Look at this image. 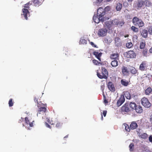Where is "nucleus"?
Returning <instances> with one entry per match:
<instances>
[{
	"label": "nucleus",
	"instance_id": "1",
	"mask_svg": "<svg viewBox=\"0 0 152 152\" xmlns=\"http://www.w3.org/2000/svg\"><path fill=\"white\" fill-rule=\"evenodd\" d=\"M97 75L98 77L100 79L104 78L106 79L108 76V72L107 70L104 67H102L101 68V73L98 72V70L97 71Z\"/></svg>",
	"mask_w": 152,
	"mask_h": 152
},
{
	"label": "nucleus",
	"instance_id": "2",
	"mask_svg": "<svg viewBox=\"0 0 152 152\" xmlns=\"http://www.w3.org/2000/svg\"><path fill=\"white\" fill-rule=\"evenodd\" d=\"M133 24L139 28L142 27L144 26L145 24L143 21L137 17H134L132 20Z\"/></svg>",
	"mask_w": 152,
	"mask_h": 152
},
{
	"label": "nucleus",
	"instance_id": "3",
	"mask_svg": "<svg viewBox=\"0 0 152 152\" xmlns=\"http://www.w3.org/2000/svg\"><path fill=\"white\" fill-rule=\"evenodd\" d=\"M142 104L145 108H149L151 106V104L146 97H143L141 99Z\"/></svg>",
	"mask_w": 152,
	"mask_h": 152
},
{
	"label": "nucleus",
	"instance_id": "4",
	"mask_svg": "<svg viewBox=\"0 0 152 152\" xmlns=\"http://www.w3.org/2000/svg\"><path fill=\"white\" fill-rule=\"evenodd\" d=\"M121 111L122 113H128L130 111L129 108V104L128 103H125L121 108Z\"/></svg>",
	"mask_w": 152,
	"mask_h": 152
},
{
	"label": "nucleus",
	"instance_id": "5",
	"mask_svg": "<svg viewBox=\"0 0 152 152\" xmlns=\"http://www.w3.org/2000/svg\"><path fill=\"white\" fill-rule=\"evenodd\" d=\"M136 54L133 50H129L126 52V56L127 58H134L136 57Z\"/></svg>",
	"mask_w": 152,
	"mask_h": 152
},
{
	"label": "nucleus",
	"instance_id": "6",
	"mask_svg": "<svg viewBox=\"0 0 152 152\" xmlns=\"http://www.w3.org/2000/svg\"><path fill=\"white\" fill-rule=\"evenodd\" d=\"M25 125L27 127H32L34 125L33 122H34V121L31 120L27 117H26L25 118Z\"/></svg>",
	"mask_w": 152,
	"mask_h": 152
},
{
	"label": "nucleus",
	"instance_id": "7",
	"mask_svg": "<svg viewBox=\"0 0 152 152\" xmlns=\"http://www.w3.org/2000/svg\"><path fill=\"white\" fill-rule=\"evenodd\" d=\"M97 15L100 17L104 18V15L105 14V12L102 7L98 9L97 10Z\"/></svg>",
	"mask_w": 152,
	"mask_h": 152
},
{
	"label": "nucleus",
	"instance_id": "8",
	"mask_svg": "<svg viewBox=\"0 0 152 152\" xmlns=\"http://www.w3.org/2000/svg\"><path fill=\"white\" fill-rule=\"evenodd\" d=\"M107 33V30L106 28L100 29L98 31V34L99 37H104Z\"/></svg>",
	"mask_w": 152,
	"mask_h": 152
},
{
	"label": "nucleus",
	"instance_id": "9",
	"mask_svg": "<svg viewBox=\"0 0 152 152\" xmlns=\"http://www.w3.org/2000/svg\"><path fill=\"white\" fill-rule=\"evenodd\" d=\"M121 69L122 74L123 76H127L129 75V71L127 67L123 66L121 67Z\"/></svg>",
	"mask_w": 152,
	"mask_h": 152
},
{
	"label": "nucleus",
	"instance_id": "10",
	"mask_svg": "<svg viewBox=\"0 0 152 152\" xmlns=\"http://www.w3.org/2000/svg\"><path fill=\"white\" fill-rule=\"evenodd\" d=\"M40 106L39 107H40L38 110L39 113H37V116L40 113L39 112H42L43 113H45L46 111V108L45 107L46 106V104H44L41 103V104H40Z\"/></svg>",
	"mask_w": 152,
	"mask_h": 152
},
{
	"label": "nucleus",
	"instance_id": "11",
	"mask_svg": "<svg viewBox=\"0 0 152 152\" xmlns=\"http://www.w3.org/2000/svg\"><path fill=\"white\" fill-rule=\"evenodd\" d=\"M98 16H97V15H94L93 16V19L95 23H98L100 21L102 22L104 21V18L102 17L100 18L99 17V18H98Z\"/></svg>",
	"mask_w": 152,
	"mask_h": 152
},
{
	"label": "nucleus",
	"instance_id": "12",
	"mask_svg": "<svg viewBox=\"0 0 152 152\" xmlns=\"http://www.w3.org/2000/svg\"><path fill=\"white\" fill-rule=\"evenodd\" d=\"M125 99L124 95H121L117 102V105L118 107L120 106L125 101Z\"/></svg>",
	"mask_w": 152,
	"mask_h": 152
},
{
	"label": "nucleus",
	"instance_id": "13",
	"mask_svg": "<svg viewBox=\"0 0 152 152\" xmlns=\"http://www.w3.org/2000/svg\"><path fill=\"white\" fill-rule=\"evenodd\" d=\"M148 66L147 62L145 61H143L140 64L139 69L142 71L145 70Z\"/></svg>",
	"mask_w": 152,
	"mask_h": 152
},
{
	"label": "nucleus",
	"instance_id": "14",
	"mask_svg": "<svg viewBox=\"0 0 152 152\" xmlns=\"http://www.w3.org/2000/svg\"><path fill=\"white\" fill-rule=\"evenodd\" d=\"M107 87L109 90L112 92H114L115 90V88L114 85L111 82H109L107 84Z\"/></svg>",
	"mask_w": 152,
	"mask_h": 152
},
{
	"label": "nucleus",
	"instance_id": "15",
	"mask_svg": "<svg viewBox=\"0 0 152 152\" xmlns=\"http://www.w3.org/2000/svg\"><path fill=\"white\" fill-rule=\"evenodd\" d=\"M22 11L23 12V15L25 19L27 20L28 16H29V12L28 9L25 8L22 9Z\"/></svg>",
	"mask_w": 152,
	"mask_h": 152
},
{
	"label": "nucleus",
	"instance_id": "16",
	"mask_svg": "<svg viewBox=\"0 0 152 152\" xmlns=\"http://www.w3.org/2000/svg\"><path fill=\"white\" fill-rule=\"evenodd\" d=\"M143 6H145L146 8L152 6V3L148 0H145L143 1Z\"/></svg>",
	"mask_w": 152,
	"mask_h": 152
},
{
	"label": "nucleus",
	"instance_id": "17",
	"mask_svg": "<svg viewBox=\"0 0 152 152\" xmlns=\"http://www.w3.org/2000/svg\"><path fill=\"white\" fill-rule=\"evenodd\" d=\"M119 55L118 53H114L111 54L110 56V58L111 59L119 60Z\"/></svg>",
	"mask_w": 152,
	"mask_h": 152
},
{
	"label": "nucleus",
	"instance_id": "18",
	"mask_svg": "<svg viewBox=\"0 0 152 152\" xmlns=\"http://www.w3.org/2000/svg\"><path fill=\"white\" fill-rule=\"evenodd\" d=\"M130 126V128L132 130L134 129H136L138 127V125L135 121L132 122Z\"/></svg>",
	"mask_w": 152,
	"mask_h": 152
},
{
	"label": "nucleus",
	"instance_id": "19",
	"mask_svg": "<svg viewBox=\"0 0 152 152\" xmlns=\"http://www.w3.org/2000/svg\"><path fill=\"white\" fill-rule=\"evenodd\" d=\"M135 110L136 112L137 113H141L143 112L142 107L140 105H137Z\"/></svg>",
	"mask_w": 152,
	"mask_h": 152
},
{
	"label": "nucleus",
	"instance_id": "20",
	"mask_svg": "<svg viewBox=\"0 0 152 152\" xmlns=\"http://www.w3.org/2000/svg\"><path fill=\"white\" fill-rule=\"evenodd\" d=\"M55 124H56V127L58 128H61L63 124L59 121L57 119H55Z\"/></svg>",
	"mask_w": 152,
	"mask_h": 152
},
{
	"label": "nucleus",
	"instance_id": "21",
	"mask_svg": "<svg viewBox=\"0 0 152 152\" xmlns=\"http://www.w3.org/2000/svg\"><path fill=\"white\" fill-rule=\"evenodd\" d=\"M115 44L117 46H120L121 45V41L120 38L119 37H116L115 38Z\"/></svg>",
	"mask_w": 152,
	"mask_h": 152
},
{
	"label": "nucleus",
	"instance_id": "22",
	"mask_svg": "<svg viewBox=\"0 0 152 152\" xmlns=\"http://www.w3.org/2000/svg\"><path fill=\"white\" fill-rule=\"evenodd\" d=\"M102 53L101 52L99 53L97 51H94L93 52V55L99 60V61H101V58L100 57L102 55Z\"/></svg>",
	"mask_w": 152,
	"mask_h": 152
},
{
	"label": "nucleus",
	"instance_id": "23",
	"mask_svg": "<svg viewBox=\"0 0 152 152\" xmlns=\"http://www.w3.org/2000/svg\"><path fill=\"white\" fill-rule=\"evenodd\" d=\"M141 35L144 38H146L148 37V32L147 30L143 29L141 32Z\"/></svg>",
	"mask_w": 152,
	"mask_h": 152
},
{
	"label": "nucleus",
	"instance_id": "24",
	"mask_svg": "<svg viewBox=\"0 0 152 152\" xmlns=\"http://www.w3.org/2000/svg\"><path fill=\"white\" fill-rule=\"evenodd\" d=\"M117 60H115L111 61V64L112 67H115L118 66V63Z\"/></svg>",
	"mask_w": 152,
	"mask_h": 152
},
{
	"label": "nucleus",
	"instance_id": "25",
	"mask_svg": "<svg viewBox=\"0 0 152 152\" xmlns=\"http://www.w3.org/2000/svg\"><path fill=\"white\" fill-rule=\"evenodd\" d=\"M139 135L140 137L144 139L147 138L148 137V135L146 133H140Z\"/></svg>",
	"mask_w": 152,
	"mask_h": 152
},
{
	"label": "nucleus",
	"instance_id": "26",
	"mask_svg": "<svg viewBox=\"0 0 152 152\" xmlns=\"http://www.w3.org/2000/svg\"><path fill=\"white\" fill-rule=\"evenodd\" d=\"M146 45L145 42L144 40H143L140 43V48L141 49H144Z\"/></svg>",
	"mask_w": 152,
	"mask_h": 152
},
{
	"label": "nucleus",
	"instance_id": "27",
	"mask_svg": "<svg viewBox=\"0 0 152 152\" xmlns=\"http://www.w3.org/2000/svg\"><path fill=\"white\" fill-rule=\"evenodd\" d=\"M142 54L144 56L147 57L149 56V53H148V50L147 49H143L142 51Z\"/></svg>",
	"mask_w": 152,
	"mask_h": 152
},
{
	"label": "nucleus",
	"instance_id": "28",
	"mask_svg": "<svg viewBox=\"0 0 152 152\" xmlns=\"http://www.w3.org/2000/svg\"><path fill=\"white\" fill-rule=\"evenodd\" d=\"M152 92V89L151 88H148L145 91V94L146 95H149Z\"/></svg>",
	"mask_w": 152,
	"mask_h": 152
},
{
	"label": "nucleus",
	"instance_id": "29",
	"mask_svg": "<svg viewBox=\"0 0 152 152\" xmlns=\"http://www.w3.org/2000/svg\"><path fill=\"white\" fill-rule=\"evenodd\" d=\"M33 3L34 5L35 6H38L41 4V2H40L39 0H33Z\"/></svg>",
	"mask_w": 152,
	"mask_h": 152
},
{
	"label": "nucleus",
	"instance_id": "30",
	"mask_svg": "<svg viewBox=\"0 0 152 152\" xmlns=\"http://www.w3.org/2000/svg\"><path fill=\"white\" fill-rule=\"evenodd\" d=\"M129 105L130 108L132 109H135L137 106L135 102H131L130 103Z\"/></svg>",
	"mask_w": 152,
	"mask_h": 152
},
{
	"label": "nucleus",
	"instance_id": "31",
	"mask_svg": "<svg viewBox=\"0 0 152 152\" xmlns=\"http://www.w3.org/2000/svg\"><path fill=\"white\" fill-rule=\"evenodd\" d=\"M143 6V1L142 0L138 1L137 4V7L140 8L142 7Z\"/></svg>",
	"mask_w": 152,
	"mask_h": 152
},
{
	"label": "nucleus",
	"instance_id": "32",
	"mask_svg": "<svg viewBox=\"0 0 152 152\" xmlns=\"http://www.w3.org/2000/svg\"><path fill=\"white\" fill-rule=\"evenodd\" d=\"M124 95L126 98L128 99H130L131 98V96L130 93L128 91H126L124 93Z\"/></svg>",
	"mask_w": 152,
	"mask_h": 152
},
{
	"label": "nucleus",
	"instance_id": "33",
	"mask_svg": "<svg viewBox=\"0 0 152 152\" xmlns=\"http://www.w3.org/2000/svg\"><path fill=\"white\" fill-rule=\"evenodd\" d=\"M122 7V4L120 3H118L117 4L116 9L117 11H120L121 10Z\"/></svg>",
	"mask_w": 152,
	"mask_h": 152
},
{
	"label": "nucleus",
	"instance_id": "34",
	"mask_svg": "<svg viewBox=\"0 0 152 152\" xmlns=\"http://www.w3.org/2000/svg\"><path fill=\"white\" fill-rule=\"evenodd\" d=\"M121 84L124 86H127L129 84V82L128 81L125 80H121Z\"/></svg>",
	"mask_w": 152,
	"mask_h": 152
},
{
	"label": "nucleus",
	"instance_id": "35",
	"mask_svg": "<svg viewBox=\"0 0 152 152\" xmlns=\"http://www.w3.org/2000/svg\"><path fill=\"white\" fill-rule=\"evenodd\" d=\"M131 29L135 33L139 31L138 28L134 26H132L131 27Z\"/></svg>",
	"mask_w": 152,
	"mask_h": 152
},
{
	"label": "nucleus",
	"instance_id": "36",
	"mask_svg": "<svg viewBox=\"0 0 152 152\" xmlns=\"http://www.w3.org/2000/svg\"><path fill=\"white\" fill-rule=\"evenodd\" d=\"M130 72L132 74H138V72L136 70V69L134 67H132V68L130 70Z\"/></svg>",
	"mask_w": 152,
	"mask_h": 152
},
{
	"label": "nucleus",
	"instance_id": "37",
	"mask_svg": "<svg viewBox=\"0 0 152 152\" xmlns=\"http://www.w3.org/2000/svg\"><path fill=\"white\" fill-rule=\"evenodd\" d=\"M39 98V97H38V96H37V97L35 96L34 98V101L36 102H37V107H39L40 106V104H41V103H42L40 102H38V99Z\"/></svg>",
	"mask_w": 152,
	"mask_h": 152
},
{
	"label": "nucleus",
	"instance_id": "38",
	"mask_svg": "<svg viewBox=\"0 0 152 152\" xmlns=\"http://www.w3.org/2000/svg\"><path fill=\"white\" fill-rule=\"evenodd\" d=\"M105 25L108 27L110 28L111 27V25L112 23V22L110 21H107L105 22L104 23Z\"/></svg>",
	"mask_w": 152,
	"mask_h": 152
},
{
	"label": "nucleus",
	"instance_id": "39",
	"mask_svg": "<svg viewBox=\"0 0 152 152\" xmlns=\"http://www.w3.org/2000/svg\"><path fill=\"white\" fill-rule=\"evenodd\" d=\"M129 150L130 151H132L134 150V145L133 143H131L129 145Z\"/></svg>",
	"mask_w": 152,
	"mask_h": 152
},
{
	"label": "nucleus",
	"instance_id": "40",
	"mask_svg": "<svg viewBox=\"0 0 152 152\" xmlns=\"http://www.w3.org/2000/svg\"><path fill=\"white\" fill-rule=\"evenodd\" d=\"M126 46L127 48H130L132 46L133 44L132 42H127L126 43Z\"/></svg>",
	"mask_w": 152,
	"mask_h": 152
},
{
	"label": "nucleus",
	"instance_id": "41",
	"mask_svg": "<svg viewBox=\"0 0 152 152\" xmlns=\"http://www.w3.org/2000/svg\"><path fill=\"white\" fill-rule=\"evenodd\" d=\"M125 130L128 132H130V129H131L130 128V126H129V125L127 124H125Z\"/></svg>",
	"mask_w": 152,
	"mask_h": 152
},
{
	"label": "nucleus",
	"instance_id": "42",
	"mask_svg": "<svg viewBox=\"0 0 152 152\" xmlns=\"http://www.w3.org/2000/svg\"><path fill=\"white\" fill-rule=\"evenodd\" d=\"M87 42V41L85 39H81L80 41V43L82 44H86Z\"/></svg>",
	"mask_w": 152,
	"mask_h": 152
},
{
	"label": "nucleus",
	"instance_id": "43",
	"mask_svg": "<svg viewBox=\"0 0 152 152\" xmlns=\"http://www.w3.org/2000/svg\"><path fill=\"white\" fill-rule=\"evenodd\" d=\"M8 104L9 107H12L13 106L14 103L13 102L12 99H10Z\"/></svg>",
	"mask_w": 152,
	"mask_h": 152
},
{
	"label": "nucleus",
	"instance_id": "44",
	"mask_svg": "<svg viewBox=\"0 0 152 152\" xmlns=\"http://www.w3.org/2000/svg\"><path fill=\"white\" fill-rule=\"evenodd\" d=\"M93 62L94 64L96 65H99V64H101L100 62L95 59L93 60Z\"/></svg>",
	"mask_w": 152,
	"mask_h": 152
},
{
	"label": "nucleus",
	"instance_id": "45",
	"mask_svg": "<svg viewBox=\"0 0 152 152\" xmlns=\"http://www.w3.org/2000/svg\"><path fill=\"white\" fill-rule=\"evenodd\" d=\"M103 0H96L95 2H94V4H95V5L99 6Z\"/></svg>",
	"mask_w": 152,
	"mask_h": 152
},
{
	"label": "nucleus",
	"instance_id": "46",
	"mask_svg": "<svg viewBox=\"0 0 152 152\" xmlns=\"http://www.w3.org/2000/svg\"><path fill=\"white\" fill-rule=\"evenodd\" d=\"M48 122L51 124H55V119L54 121V122H53V121L52 120H50L49 119L48 120Z\"/></svg>",
	"mask_w": 152,
	"mask_h": 152
},
{
	"label": "nucleus",
	"instance_id": "47",
	"mask_svg": "<svg viewBox=\"0 0 152 152\" xmlns=\"http://www.w3.org/2000/svg\"><path fill=\"white\" fill-rule=\"evenodd\" d=\"M31 3H30V2L28 3L25 5L24 7L27 8H29V6L31 5Z\"/></svg>",
	"mask_w": 152,
	"mask_h": 152
},
{
	"label": "nucleus",
	"instance_id": "48",
	"mask_svg": "<svg viewBox=\"0 0 152 152\" xmlns=\"http://www.w3.org/2000/svg\"><path fill=\"white\" fill-rule=\"evenodd\" d=\"M90 43L93 47L98 48V47L97 46L95 45L93 42H90Z\"/></svg>",
	"mask_w": 152,
	"mask_h": 152
},
{
	"label": "nucleus",
	"instance_id": "49",
	"mask_svg": "<svg viewBox=\"0 0 152 152\" xmlns=\"http://www.w3.org/2000/svg\"><path fill=\"white\" fill-rule=\"evenodd\" d=\"M124 7H127L129 5V4L126 2H124L123 3Z\"/></svg>",
	"mask_w": 152,
	"mask_h": 152
},
{
	"label": "nucleus",
	"instance_id": "50",
	"mask_svg": "<svg viewBox=\"0 0 152 152\" xmlns=\"http://www.w3.org/2000/svg\"><path fill=\"white\" fill-rule=\"evenodd\" d=\"M104 102L105 104H107L108 103V101L106 99L105 96L104 95Z\"/></svg>",
	"mask_w": 152,
	"mask_h": 152
},
{
	"label": "nucleus",
	"instance_id": "51",
	"mask_svg": "<svg viewBox=\"0 0 152 152\" xmlns=\"http://www.w3.org/2000/svg\"><path fill=\"white\" fill-rule=\"evenodd\" d=\"M148 32H149V34H152V27H150L148 30Z\"/></svg>",
	"mask_w": 152,
	"mask_h": 152
},
{
	"label": "nucleus",
	"instance_id": "52",
	"mask_svg": "<svg viewBox=\"0 0 152 152\" xmlns=\"http://www.w3.org/2000/svg\"><path fill=\"white\" fill-rule=\"evenodd\" d=\"M107 113L106 110H104L103 111V114L104 117L106 116Z\"/></svg>",
	"mask_w": 152,
	"mask_h": 152
},
{
	"label": "nucleus",
	"instance_id": "53",
	"mask_svg": "<svg viewBox=\"0 0 152 152\" xmlns=\"http://www.w3.org/2000/svg\"><path fill=\"white\" fill-rule=\"evenodd\" d=\"M24 121V118L21 117V119L19 120L18 122L19 123L22 122Z\"/></svg>",
	"mask_w": 152,
	"mask_h": 152
},
{
	"label": "nucleus",
	"instance_id": "54",
	"mask_svg": "<svg viewBox=\"0 0 152 152\" xmlns=\"http://www.w3.org/2000/svg\"><path fill=\"white\" fill-rule=\"evenodd\" d=\"M149 141L151 142H152V135H151L149 137Z\"/></svg>",
	"mask_w": 152,
	"mask_h": 152
},
{
	"label": "nucleus",
	"instance_id": "55",
	"mask_svg": "<svg viewBox=\"0 0 152 152\" xmlns=\"http://www.w3.org/2000/svg\"><path fill=\"white\" fill-rule=\"evenodd\" d=\"M45 124V126L47 127L50 129L51 128L50 126L48 123L46 122Z\"/></svg>",
	"mask_w": 152,
	"mask_h": 152
},
{
	"label": "nucleus",
	"instance_id": "56",
	"mask_svg": "<svg viewBox=\"0 0 152 152\" xmlns=\"http://www.w3.org/2000/svg\"><path fill=\"white\" fill-rule=\"evenodd\" d=\"M109 9H110V7L108 6H107L105 8L104 10L105 11L106 10H107V11L109 10Z\"/></svg>",
	"mask_w": 152,
	"mask_h": 152
},
{
	"label": "nucleus",
	"instance_id": "57",
	"mask_svg": "<svg viewBox=\"0 0 152 152\" xmlns=\"http://www.w3.org/2000/svg\"><path fill=\"white\" fill-rule=\"evenodd\" d=\"M149 52L151 53H152V47L150 48L149 50Z\"/></svg>",
	"mask_w": 152,
	"mask_h": 152
},
{
	"label": "nucleus",
	"instance_id": "58",
	"mask_svg": "<svg viewBox=\"0 0 152 152\" xmlns=\"http://www.w3.org/2000/svg\"><path fill=\"white\" fill-rule=\"evenodd\" d=\"M150 121L152 124V114L150 116Z\"/></svg>",
	"mask_w": 152,
	"mask_h": 152
},
{
	"label": "nucleus",
	"instance_id": "59",
	"mask_svg": "<svg viewBox=\"0 0 152 152\" xmlns=\"http://www.w3.org/2000/svg\"><path fill=\"white\" fill-rule=\"evenodd\" d=\"M101 119L102 120H103V117L102 114Z\"/></svg>",
	"mask_w": 152,
	"mask_h": 152
},
{
	"label": "nucleus",
	"instance_id": "60",
	"mask_svg": "<svg viewBox=\"0 0 152 152\" xmlns=\"http://www.w3.org/2000/svg\"><path fill=\"white\" fill-rule=\"evenodd\" d=\"M129 2H132V1L133 0H127Z\"/></svg>",
	"mask_w": 152,
	"mask_h": 152
},
{
	"label": "nucleus",
	"instance_id": "61",
	"mask_svg": "<svg viewBox=\"0 0 152 152\" xmlns=\"http://www.w3.org/2000/svg\"><path fill=\"white\" fill-rule=\"evenodd\" d=\"M129 36L128 35H126V36H125V37H128Z\"/></svg>",
	"mask_w": 152,
	"mask_h": 152
},
{
	"label": "nucleus",
	"instance_id": "62",
	"mask_svg": "<svg viewBox=\"0 0 152 152\" xmlns=\"http://www.w3.org/2000/svg\"><path fill=\"white\" fill-rule=\"evenodd\" d=\"M68 137V136L67 135L66 136H65L64 138H65L67 137Z\"/></svg>",
	"mask_w": 152,
	"mask_h": 152
},
{
	"label": "nucleus",
	"instance_id": "63",
	"mask_svg": "<svg viewBox=\"0 0 152 152\" xmlns=\"http://www.w3.org/2000/svg\"><path fill=\"white\" fill-rule=\"evenodd\" d=\"M111 0H107V1H110Z\"/></svg>",
	"mask_w": 152,
	"mask_h": 152
},
{
	"label": "nucleus",
	"instance_id": "64",
	"mask_svg": "<svg viewBox=\"0 0 152 152\" xmlns=\"http://www.w3.org/2000/svg\"><path fill=\"white\" fill-rule=\"evenodd\" d=\"M23 126H24V124H23Z\"/></svg>",
	"mask_w": 152,
	"mask_h": 152
}]
</instances>
